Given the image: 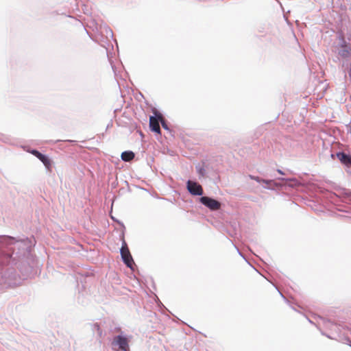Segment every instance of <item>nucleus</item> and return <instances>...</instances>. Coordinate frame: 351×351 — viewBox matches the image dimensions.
I'll list each match as a JSON object with an SVG mask.
<instances>
[{
  "label": "nucleus",
  "instance_id": "17",
  "mask_svg": "<svg viewBox=\"0 0 351 351\" xmlns=\"http://www.w3.org/2000/svg\"><path fill=\"white\" fill-rule=\"evenodd\" d=\"M160 123H161L162 127L163 128V129H164V130H169V126H168V125H167V121H166V120H165V119H164L163 121H162L160 122Z\"/></svg>",
  "mask_w": 351,
  "mask_h": 351
},
{
  "label": "nucleus",
  "instance_id": "6",
  "mask_svg": "<svg viewBox=\"0 0 351 351\" xmlns=\"http://www.w3.org/2000/svg\"><path fill=\"white\" fill-rule=\"evenodd\" d=\"M195 169L198 174V177L199 180L207 177V174L209 171V165L206 164L205 162H202V163H198L195 165Z\"/></svg>",
  "mask_w": 351,
  "mask_h": 351
},
{
  "label": "nucleus",
  "instance_id": "15",
  "mask_svg": "<svg viewBox=\"0 0 351 351\" xmlns=\"http://www.w3.org/2000/svg\"><path fill=\"white\" fill-rule=\"evenodd\" d=\"M153 114L154 115L150 116L149 119H152V120H156L160 123L165 119L162 114L156 109L153 110Z\"/></svg>",
  "mask_w": 351,
  "mask_h": 351
},
{
  "label": "nucleus",
  "instance_id": "19",
  "mask_svg": "<svg viewBox=\"0 0 351 351\" xmlns=\"http://www.w3.org/2000/svg\"><path fill=\"white\" fill-rule=\"evenodd\" d=\"M235 248L237 249V252H238L239 254L241 257H243V258L247 261V260L245 259V256H243V254L239 251V248H238L237 247H236V246H235Z\"/></svg>",
  "mask_w": 351,
  "mask_h": 351
},
{
  "label": "nucleus",
  "instance_id": "12",
  "mask_svg": "<svg viewBox=\"0 0 351 351\" xmlns=\"http://www.w3.org/2000/svg\"><path fill=\"white\" fill-rule=\"evenodd\" d=\"M159 123L160 122L157 121L156 120H152V119H149V128L151 131L157 134H161Z\"/></svg>",
  "mask_w": 351,
  "mask_h": 351
},
{
  "label": "nucleus",
  "instance_id": "22",
  "mask_svg": "<svg viewBox=\"0 0 351 351\" xmlns=\"http://www.w3.org/2000/svg\"><path fill=\"white\" fill-rule=\"evenodd\" d=\"M280 293V295H281V296H282V298H283L286 301H287V299H286V298H285V296L283 295V294H282V293Z\"/></svg>",
  "mask_w": 351,
  "mask_h": 351
},
{
  "label": "nucleus",
  "instance_id": "11",
  "mask_svg": "<svg viewBox=\"0 0 351 351\" xmlns=\"http://www.w3.org/2000/svg\"><path fill=\"white\" fill-rule=\"evenodd\" d=\"M341 69L346 74V73H348L350 75L351 74V60L349 59H343L341 62Z\"/></svg>",
  "mask_w": 351,
  "mask_h": 351
},
{
  "label": "nucleus",
  "instance_id": "16",
  "mask_svg": "<svg viewBox=\"0 0 351 351\" xmlns=\"http://www.w3.org/2000/svg\"><path fill=\"white\" fill-rule=\"evenodd\" d=\"M278 180L282 181H290L294 182V184H298V180L295 178H279Z\"/></svg>",
  "mask_w": 351,
  "mask_h": 351
},
{
  "label": "nucleus",
  "instance_id": "13",
  "mask_svg": "<svg viewBox=\"0 0 351 351\" xmlns=\"http://www.w3.org/2000/svg\"><path fill=\"white\" fill-rule=\"evenodd\" d=\"M135 156V154L132 151H124L122 152L121 158L125 162L131 161Z\"/></svg>",
  "mask_w": 351,
  "mask_h": 351
},
{
  "label": "nucleus",
  "instance_id": "9",
  "mask_svg": "<svg viewBox=\"0 0 351 351\" xmlns=\"http://www.w3.org/2000/svg\"><path fill=\"white\" fill-rule=\"evenodd\" d=\"M337 157L340 162L345 165H351V156L343 152H339L337 153Z\"/></svg>",
  "mask_w": 351,
  "mask_h": 351
},
{
  "label": "nucleus",
  "instance_id": "1",
  "mask_svg": "<svg viewBox=\"0 0 351 351\" xmlns=\"http://www.w3.org/2000/svg\"><path fill=\"white\" fill-rule=\"evenodd\" d=\"M3 241L7 245L6 250L2 252L1 264H16L22 258L27 256L31 251L32 243L30 240H15L11 237H5Z\"/></svg>",
  "mask_w": 351,
  "mask_h": 351
},
{
  "label": "nucleus",
  "instance_id": "20",
  "mask_svg": "<svg viewBox=\"0 0 351 351\" xmlns=\"http://www.w3.org/2000/svg\"><path fill=\"white\" fill-rule=\"evenodd\" d=\"M277 171H278V173H280V175H285V172H284V171H282L281 169H277Z\"/></svg>",
  "mask_w": 351,
  "mask_h": 351
},
{
  "label": "nucleus",
  "instance_id": "5",
  "mask_svg": "<svg viewBox=\"0 0 351 351\" xmlns=\"http://www.w3.org/2000/svg\"><path fill=\"white\" fill-rule=\"evenodd\" d=\"M186 189L193 196H202L204 193L202 186L196 181L189 180L186 182Z\"/></svg>",
  "mask_w": 351,
  "mask_h": 351
},
{
  "label": "nucleus",
  "instance_id": "14",
  "mask_svg": "<svg viewBox=\"0 0 351 351\" xmlns=\"http://www.w3.org/2000/svg\"><path fill=\"white\" fill-rule=\"evenodd\" d=\"M264 183L266 185L263 187L267 189L274 190L275 187H277L279 186L278 183L274 182L273 180H265L263 179L262 182Z\"/></svg>",
  "mask_w": 351,
  "mask_h": 351
},
{
  "label": "nucleus",
  "instance_id": "21",
  "mask_svg": "<svg viewBox=\"0 0 351 351\" xmlns=\"http://www.w3.org/2000/svg\"><path fill=\"white\" fill-rule=\"evenodd\" d=\"M106 31H107V34H109L111 36H112L113 34H112V32L111 29H108Z\"/></svg>",
  "mask_w": 351,
  "mask_h": 351
},
{
  "label": "nucleus",
  "instance_id": "10",
  "mask_svg": "<svg viewBox=\"0 0 351 351\" xmlns=\"http://www.w3.org/2000/svg\"><path fill=\"white\" fill-rule=\"evenodd\" d=\"M337 39L339 42L337 45L336 46L337 49L351 47V45L346 41L343 33H338Z\"/></svg>",
  "mask_w": 351,
  "mask_h": 351
},
{
  "label": "nucleus",
  "instance_id": "2",
  "mask_svg": "<svg viewBox=\"0 0 351 351\" xmlns=\"http://www.w3.org/2000/svg\"><path fill=\"white\" fill-rule=\"evenodd\" d=\"M120 254L123 262L125 264V265L128 267L132 269L134 262L130 254L128 245L124 239H123L122 241V246L120 249Z\"/></svg>",
  "mask_w": 351,
  "mask_h": 351
},
{
  "label": "nucleus",
  "instance_id": "3",
  "mask_svg": "<svg viewBox=\"0 0 351 351\" xmlns=\"http://www.w3.org/2000/svg\"><path fill=\"white\" fill-rule=\"evenodd\" d=\"M112 346L114 349L117 347L121 351H130L129 339L125 335L120 334L114 337L112 341Z\"/></svg>",
  "mask_w": 351,
  "mask_h": 351
},
{
  "label": "nucleus",
  "instance_id": "18",
  "mask_svg": "<svg viewBox=\"0 0 351 351\" xmlns=\"http://www.w3.org/2000/svg\"><path fill=\"white\" fill-rule=\"evenodd\" d=\"M250 179L252 180H256L257 182L258 183H261L262 182V180L263 179L258 177V176H250Z\"/></svg>",
  "mask_w": 351,
  "mask_h": 351
},
{
  "label": "nucleus",
  "instance_id": "7",
  "mask_svg": "<svg viewBox=\"0 0 351 351\" xmlns=\"http://www.w3.org/2000/svg\"><path fill=\"white\" fill-rule=\"evenodd\" d=\"M29 152L38 158L46 167L49 168L51 166V160L47 155L40 153L37 149H32Z\"/></svg>",
  "mask_w": 351,
  "mask_h": 351
},
{
  "label": "nucleus",
  "instance_id": "23",
  "mask_svg": "<svg viewBox=\"0 0 351 351\" xmlns=\"http://www.w3.org/2000/svg\"><path fill=\"white\" fill-rule=\"evenodd\" d=\"M110 125H112V123L110 124ZM110 128V124H108V125H107V128Z\"/></svg>",
  "mask_w": 351,
  "mask_h": 351
},
{
  "label": "nucleus",
  "instance_id": "4",
  "mask_svg": "<svg viewBox=\"0 0 351 351\" xmlns=\"http://www.w3.org/2000/svg\"><path fill=\"white\" fill-rule=\"evenodd\" d=\"M199 202L210 210H217L221 208V202L208 196H202Z\"/></svg>",
  "mask_w": 351,
  "mask_h": 351
},
{
  "label": "nucleus",
  "instance_id": "8",
  "mask_svg": "<svg viewBox=\"0 0 351 351\" xmlns=\"http://www.w3.org/2000/svg\"><path fill=\"white\" fill-rule=\"evenodd\" d=\"M338 57L337 59L339 60V58L342 59H349L351 58V47H347L344 48L337 49Z\"/></svg>",
  "mask_w": 351,
  "mask_h": 351
}]
</instances>
